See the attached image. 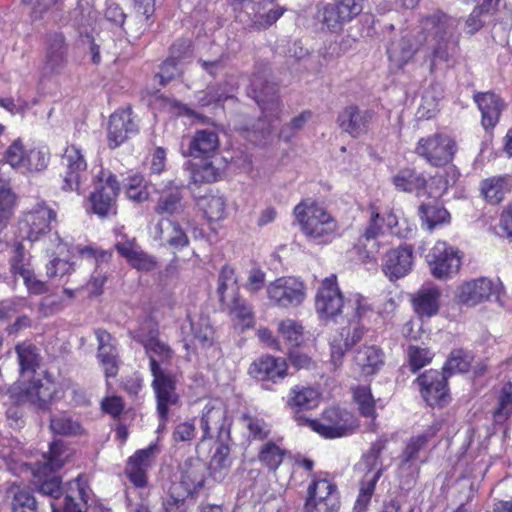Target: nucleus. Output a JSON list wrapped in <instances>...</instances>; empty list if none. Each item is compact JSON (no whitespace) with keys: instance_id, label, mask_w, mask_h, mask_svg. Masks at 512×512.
I'll list each match as a JSON object with an SVG mask.
<instances>
[{"instance_id":"nucleus-51","label":"nucleus","mask_w":512,"mask_h":512,"mask_svg":"<svg viewBox=\"0 0 512 512\" xmlns=\"http://www.w3.org/2000/svg\"><path fill=\"white\" fill-rule=\"evenodd\" d=\"M369 213V224L365 229L360 241L366 240L374 241L377 237L385 231V221L382 220V216L379 212L378 207L375 204H370L368 207Z\"/></svg>"},{"instance_id":"nucleus-7","label":"nucleus","mask_w":512,"mask_h":512,"mask_svg":"<svg viewBox=\"0 0 512 512\" xmlns=\"http://www.w3.org/2000/svg\"><path fill=\"white\" fill-rule=\"evenodd\" d=\"M355 294L350 295L346 302L344 301L343 294L338 286L337 278L335 275H330L322 280L320 286L317 289L315 295V311L320 320H335L345 309V315L347 312H351V308L348 309L349 299Z\"/></svg>"},{"instance_id":"nucleus-49","label":"nucleus","mask_w":512,"mask_h":512,"mask_svg":"<svg viewBox=\"0 0 512 512\" xmlns=\"http://www.w3.org/2000/svg\"><path fill=\"white\" fill-rule=\"evenodd\" d=\"M278 332L292 347H298L304 341V327L293 319H284L279 322Z\"/></svg>"},{"instance_id":"nucleus-21","label":"nucleus","mask_w":512,"mask_h":512,"mask_svg":"<svg viewBox=\"0 0 512 512\" xmlns=\"http://www.w3.org/2000/svg\"><path fill=\"white\" fill-rule=\"evenodd\" d=\"M339 500L337 487L327 479L314 480L308 487L306 512H337Z\"/></svg>"},{"instance_id":"nucleus-9","label":"nucleus","mask_w":512,"mask_h":512,"mask_svg":"<svg viewBox=\"0 0 512 512\" xmlns=\"http://www.w3.org/2000/svg\"><path fill=\"white\" fill-rule=\"evenodd\" d=\"M304 421L313 431L331 439L352 434L357 428V422L350 412L335 407L325 410L319 419Z\"/></svg>"},{"instance_id":"nucleus-41","label":"nucleus","mask_w":512,"mask_h":512,"mask_svg":"<svg viewBox=\"0 0 512 512\" xmlns=\"http://www.w3.org/2000/svg\"><path fill=\"white\" fill-rule=\"evenodd\" d=\"M253 97L262 110L263 117L267 120L270 116H277L280 108L278 97L275 94V88L267 85L265 90L258 91V79L252 81Z\"/></svg>"},{"instance_id":"nucleus-19","label":"nucleus","mask_w":512,"mask_h":512,"mask_svg":"<svg viewBox=\"0 0 512 512\" xmlns=\"http://www.w3.org/2000/svg\"><path fill=\"white\" fill-rule=\"evenodd\" d=\"M12 396L15 398L16 403L31 405L38 409H45L50 401L60 398L56 385L48 380L44 383L34 381L14 387Z\"/></svg>"},{"instance_id":"nucleus-33","label":"nucleus","mask_w":512,"mask_h":512,"mask_svg":"<svg viewBox=\"0 0 512 512\" xmlns=\"http://www.w3.org/2000/svg\"><path fill=\"white\" fill-rule=\"evenodd\" d=\"M474 101L481 111L483 127L485 129L494 127L505 106L502 99L494 93L484 92L475 94Z\"/></svg>"},{"instance_id":"nucleus-43","label":"nucleus","mask_w":512,"mask_h":512,"mask_svg":"<svg viewBox=\"0 0 512 512\" xmlns=\"http://www.w3.org/2000/svg\"><path fill=\"white\" fill-rule=\"evenodd\" d=\"M198 206L209 221H220L226 216V199L219 193H209L198 200Z\"/></svg>"},{"instance_id":"nucleus-23","label":"nucleus","mask_w":512,"mask_h":512,"mask_svg":"<svg viewBox=\"0 0 512 512\" xmlns=\"http://www.w3.org/2000/svg\"><path fill=\"white\" fill-rule=\"evenodd\" d=\"M421 394L430 406H443L447 402L446 378L437 370H429L417 378Z\"/></svg>"},{"instance_id":"nucleus-60","label":"nucleus","mask_w":512,"mask_h":512,"mask_svg":"<svg viewBox=\"0 0 512 512\" xmlns=\"http://www.w3.org/2000/svg\"><path fill=\"white\" fill-rule=\"evenodd\" d=\"M384 448V443L378 441L372 445L370 450L363 456L360 466L366 470V472H380L383 473L384 467L383 462L380 458L381 452Z\"/></svg>"},{"instance_id":"nucleus-55","label":"nucleus","mask_w":512,"mask_h":512,"mask_svg":"<svg viewBox=\"0 0 512 512\" xmlns=\"http://www.w3.org/2000/svg\"><path fill=\"white\" fill-rule=\"evenodd\" d=\"M50 428L54 433L65 436L81 433L80 424L67 414L53 416L50 420Z\"/></svg>"},{"instance_id":"nucleus-64","label":"nucleus","mask_w":512,"mask_h":512,"mask_svg":"<svg viewBox=\"0 0 512 512\" xmlns=\"http://www.w3.org/2000/svg\"><path fill=\"white\" fill-rule=\"evenodd\" d=\"M408 358L411 371L417 372L431 361V353L425 348L410 346L408 348Z\"/></svg>"},{"instance_id":"nucleus-27","label":"nucleus","mask_w":512,"mask_h":512,"mask_svg":"<svg viewBox=\"0 0 512 512\" xmlns=\"http://www.w3.org/2000/svg\"><path fill=\"white\" fill-rule=\"evenodd\" d=\"M421 41L411 34H405L393 40L387 48L390 65L394 69H403L419 51Z\"/></svg>"},{"instance_id":"nucleus-44","label":"nucleus","mask_w":512,"mask_h":512,"mask_svg":"<svg viewBox=\"0 0 512 512\" xmlns=\"http://www.w3.org/2000/svg\"><path fill=\"white\" fill-rule=\"evenodd\" d=\"M217 294L221 303L239 295L238 277L233 267L229 265L222 267L218 278Z\"/></svg>"},{"instance_id":"nucleus-12","label":"nucleus","mask_w":512,"mask_h":512,"mask_svg":"<svg viewBox=\"0 0 512 512\" xmlns=\"http://www.w3.org/2000/svg\"><path fill=\"white\" fill-rule=\"evenodd\" d=\"M152 388L157 400V411L160 420L165 423L168 418L169 408L179 401L176 391V376L164 369L162 366L152 364Z\"/></svg>"},{"instance_id":"nucleus-16","label":"nucleus","mask_w":512,"mask_h":512,"mask_svg":"<svg viewBox=\"0 0 512 512\" xmlns=\"http://www.w3.org/2000/svg\"><path fill=\"white\" fill-rule=\"evenodd\" d=\"M270 303L281 308L300 305L306 296L302 281L294 277H281L269 283L266 288Z\"/></svg>"},{"instance_id":"nucleus-8","label":"nucleus","mask_w":512,"mask_h":512,"mask_svg":"<svg viewBox=\"0 0 512 512\" xmlns=\"http://www.w3.org/2000/svg\"><path fill=\"white\" fill-rule=\"evenodd\" d=\"M205 471L206 466L200 460L185 462L180 483L173 485L171 495L163 501L165 512H173L174 507H178L188 495L197 492L203 486Z\"/></svg>"},{"instance_id":"nucleus-46","label":"nucleus","mask_w":512,"mask_h":512,"mask_svg":"<svg viewBox=\"0 0 512 512\" xmlns=\"http://www.w3.org/2000/svg\"><path fill=\"white\" fill-rule=\"evenodd\" d=\"M355 362L364 374H373L383 363L381 350L376 346H364L357 351Z\"/></svg>"},{"instance_id":"nucleus-38","label":"nucleus","mask_w":512,"mask_h":512,"mask_svg":"<svg viewBox=\"0 0 512 512\" xmlns=\"http://www.w3.org/2000/svg\"><path fill=\"white\" fill-rule=\"evenodd\" d=\"M318 390L310 386L296 385L289 391L287 406L296 412L315 408L319 403Z\"/></svg>"},{"instance_id":"nucleus-6","label":"nucleus","mask_w":512,"mask_h":512,"mask_svg":"<svg viewBox=\"0 0 512 512\" xmlns=\"http://www.w3.org/2000/svg\"><path fill=\"white\" fill-rule=\"evenodd\" d=\"M94 191L89 196L92 211L99 217L116 214V199L120 191L116 176L99 167L93 172Z\"/></svg>"},{"instance_id":"nucleus-15","label":"nucleus","mask_w":512,"mask_h":512,"mask_svg":"<svg viewBox=\"0 0 512 512\" xmlns=\"http://www.w3.org/2000/svg\"><path fill=\"white\" fill-rule=\"evenodd\" d=\"M62 165L66 167L61 189L76 191L79 195L86 191L87 163L82 151L76 145L66 147L62 156Z\"/></svg>"},{"instance_id":"nucleus-62","label":"nucleus","mask_w":512,"mask_h":512,"mask_svg":"<svg viewBox=\"0 0 512 512\" xmlns=\"http://www.w3.org/2000/svg\"><path fill=\"white\" fill-rule=\"evenodd\" d=\"M26 153L27 149L23 143L20 140H15L7 148L2 165L9 164L12 168L22 171Z\"/></svg>"},{"instance_id":"nucleus-42","label":"nucleus","mask_w":512,"mask_h":512,"mask_svg":"<svg viewBox=\"0 0 512 512\" xmlns=\"http://www.w3.org/2000/svg\"><path fill=\"white\" fill-rule=\"evenodd\" d=\"M440 430V423L433 422L422 434L416 435L407 443L402 455V463L410 462L417 458L418 453Z\"/></svg>"},{"instance_id":"nucleus-52","label":"nucleus","mask_w":512,"mask_h":512,"mask_svg":"<svg viewBox=\"0 0 512 512\" xmlns=\"http://www.w3.org/2000/svg\"><path fill=\"white\" fill-rule=\"evenodd\" d=\"M473 355L464 350H454L451 352L444 369L450 373H465L471 368Z\"/></svg>"},{"instance_id":"nucleus-11","label":"nucleus","mask_w":512,"mask_h":512,"mask_svg":"<svg viewBox=\"0 0 512 512\" xmlns=\"http://www.w3.org/2000/svg\"><path fill=\"white\" fill-rule=\"evenodd\" d=\"M431 274L438 280H448L460 270L462 254L445 241H437L427 255Z\"/></svg>"},{"instance_id":"nucleus-20","label":"nucleus","mask_w":512,"mask_h":512,"mask_svg":"<svg viewBox=\"0 0 512 512\" xmlns=\"http://www.w3.org/2000/svg\"><path fill=\"white\" fill-rule=\"evenodd\" d=\"M153 323L150 320L145 321L138 329L130 332L132 338L141 343L146 350L150 362V372L152 364L161 366L160 362H168L173 357L171 348L160 341L155 334Z\"/></svg>"},{"instance_id":"nucleus-1","label":"nucleus","mask_w":512,"mask_h":512,"mask_svg":"<svg viewBox=\"0 0 512 512\" xmlns=\"http://www.w3.org/2000/svg\"><path fill=\"white\" fill-rule=\"evenodd\" d=\"M68 457V451L63 444L53 442L50 445L48 455H43V461L39 463L34 474L35 478L38 479L34 482L35 489L40 494L52 498L50 502L52 512H57L59 509L57 500L62 494V490L59 477H48V475L50 472L62 468ZM91 494L92 492L88 486L87 478L83 475H79L68 483L63 504L64 512H83L88 501L91 499Z\"/></svg>"},{"instance_id":"nucleus-59","label":"nucleus","mask_w":512,"mask_h":512,"mask_svg":"<svg viewBox=\"0 0 512 512\" xmlns=\"http://www.w3.org/2000/svg\"><path fill=\"white\" fill-rule=\"evenodd\" d=\"M354 400L358 405L360 413L364 417H375V401L372 397L370 388L367 386H360L354 389Z\"/></svg>"},{"instance_id":"nucleus-47","label":"nucleus","mask_w":512,"mask_h":512,"mask_svg":"<svg viewBox=\"0 0 512 512\" xmlns=\"http://www.w3.org/2000/svg\"><path fill=\"white\" fill-rule=\"evenodd\" d=\"M512 415V382L505 383L497 397V406L493 411V420L497 424L504 423Z\"/></svg>"},{"instance_id":"nucleus-25","label":"nucleus","mask_w":512,"mask_h":512,"mask_svg":"<svg viewBox=\"0 0 512 512\" xmlns=\"http://www.w3.org/2000/svg\"><path fill=\"white\" fill-rule=\"evenodd\" d=\"M372 117V111L348 105L340 111L337 122L342 131L352 137H358L368 130Z\"/></svg>"},{"instance_id":"nucleus-56","label":"nucleus","mask_w":512,"mask_h":512,"mask_svg":"<svg viewBox=\"0 0 512 512\" xmlns=\"http://www.w3.org/2000/svg\"><path fill=\"white\" fill-rule=\"evenodd\" d=\"M382 474L380 472H366L360 486V492L356 500V507L362 509L367 506L374 493L375 486Z\"/></svg>"},{"instance_id":"nucleus-53","label":"nucleus","mask_w":512,"mask_h":512,"mask_svg":"<svg viewBox=\"0 0 512 512\" xmlns=\"http://www.w3.org/2000/svg\"><path fill=\"white\" fill-rule=\"evenodd\" d=\"M218 177L219 169L208 158L193 165L191 178L194 183H211L216 181Z\"/></svg>"},{"instance_id":"nucleus-18","label":"nucleus","mask_w":512,"mask_h":512,"mask_svg":"<svg viewBox=\"0 0 512 512\" xmlns=\"http://www.w3.org/2000/svg\"><path fill=\"white\" fill-rule=\"evenodd\" d=\"M180 329L182 342L187 350L198 353L213 344L214 332L205 317L188 315Z\"/></svg>"},{"instance_id":"nucleus-14","label":"nucleus","mask_w":512,"mask_h":512,"mask_svg":"<svg viewBox=\"0 0 512 512\" xmlns=\"http://www.w3.org/2000/svg\"><path fill=\"white\" fill-rule=\"evenodd\" d=\"M231 419L221 399H210L205 404L200 416V428L203 432L202 441L217 437L222 440L229 436Z\"/></svg>"},{"instance_id":"nucleus-29","label":"nucleus","mask_w":512,"mask_h":512,"mask_svg":"<svg viewBox=\"0 0 512 512\" xmlns=\"http://www.w3.org/2000/svg\"><path fill=\"white\" fill-rule=\"evenodd\" d=\"M137 131V125L132 118L130 108L119 110L110 116L108 126V142L110 148L121 145L130 134Z\"/></svg>"},{"instance_id":"nucleus-5","label":"nucleus","mask_w":512,"mask_h":512,"mask_svg":"<svg viewBox=\"0 0 512 512\" xmlns=\"http://www.w3.org/2000/svg\"><path fill=\"white\" fill-rule=\"evenodd\" d=\"M423 26L429 31L426 41L432 49L431 67L438 60L447 61L450 47L455 42L456 20L443 13H435L423 22Z\"/></svg>"},{"instance_id":"nucleus-50","label":"nucleus","mask_w":512,"mask_h":512,"mask_svg":"<svg viewBox=\"0 0 512 512\" xmlns=\"http://www.w3.org/2000/svg\"><path fill=\"white\" fill-rule=\"evenodd\" d=\"M50 153L47 147L27 149L25 162L21 172H39L49 163Z\"/></svg>"},{"instance_id":"nucleus-10","label":"nucleus","mask_w":512,"mask_h":512,"mask_svg":"<svg viewBox=\"0 0 512 512\" xmlns=\"http://www.w3.org/2000/svg\"><path fill=\"white\" fill-rule=\"evenodd\" d=\"M362 10L363 0H332L319 9L318 19L330 32L340 33Z\"/></svg>"},{"instance_id":"nucleus-3","label":"nucleus","mask_w":512,"mask_h":512,"mask_svg":"<svg viewBox=\"0 0 512 512\" xmlns=\"http://www.w3.org/2000/svg\"><path fill=\"white\" fill-rule=\"evenodd\" d=\"M294 215L308 241L324 245L336 237L338 223L322 206L311 201H302L295 206Z\"/></svg>"},{"instance_id":"nucleus-17","label":"nucleus","mask_w":512,"mask_h":512,"mask_svg":"<svg viewBox=\"0 0 512 512\" xmlns=\"http://www.w3.org/2000/svg\"><path fill=\"white\" fill-rule=\"evenodd\" d=\"M56 216V212L45 202L37 203L24 213L19 222L21 238L29 241L38 240L41 235L50 231V224L56 220Z\"/></svg>"},{"instance_id":"nucleus-54","label":"nucleus","mask_w":512,"mask_h":512,"mask_svg":"<svg viewBox=\"0 0 512 512\" xmlns=\"http://www.w3.org/2000/svg\"><path fill=\"white\" fill-rule=\"evenodd\" d=\"M285 450L273 442L265 443L259 453V460L270 470L275 471L283 461Z\"/></svg>"},{"instance_id":"nucleus-35","label":"nucleus","mask_w":512,"mask_h":512,"mask_svg":"<svg viewBox=\"0 0 512 512\" xmlns=\"http://www.w3.org/2000/svg\"><path fill=\"white\" fill-rule=\"evenodd\" d=\"M219 145V137L214 130H198L190 141L189 153L193 157L211 158L218 150Z\"/></svg>"},{"instance_id":"nucleus-24","label":"nucleus","mask_w":512,"mask_h":512,"mask_svg":"<svg viewBox=\"0 0 512 512\" xmlns=\"http://www.w3.org/2000/svg\"><path fill=\"white\" fill-rule=\"evenodd\" d=\"M413 266V250L410 246H400L386 253L382 269L391 280H397L408 275Z\"/></svg>"},{"instance_id":"nucleus-26","label":"nucleus","mask_w":512,"mask_h":512,"mask_svg":"<svg viewBox=\"0 0 512 512\" xmlns=\"http://www.w3.org/2000/svg\"><path fill=\"white\" fill-rule=\"evenodd\" d=\"M498 292V284L486 277H481L463 283L459 287L458 297L465 304L476 305L489 300L491 296L497 295Z\"/></svg>"},{"instance_id":"nucleus-36","label":"nucleus","mask_w":512,"mask_h":512,"mask_svg":"<svg viewBox=\"0 0 512 512\" xmlns=\"http://www.w3.org/2000/svg\"><path fill=\"white\" fill-rule=\"evenodd\" d=\"M253 27L265 30L273 25L285 12V9L276 4V0H261L253 4Z\"/></svg>"},{"instance_id":"nucleus-39","label":"nucleus","mask_w":512,"mask_h":512,"mask_svg":"<svg viewBox=\"0 0 512 512\" xmlns=\"http://www.w3.org/2000/svg\"><path fill=\"white\" fill-rule=\"evenodd\" d=\"M512 181L509 176H492L480 184V191L485 200L491 204L500 203L510 192Z\"/></svg>"},{"instance_id":"nucleus-13","label":"nucleus","mask_w":512,"mask_h":512,"mask_svg":"<svg viewBox=\"0 0 512 512\" xmlns=\"http://www.w3.org/2000/svg\"><path fill=\"white\" fill-rule=\"evenodd\" d=\"M457 151L455 141L449 136L434 134L421 138L415 153L432 166H443L452 161Z\"/></svg>"},{"instance_id":"nucleus-45","label":"nucleus","mask_w":512,"mask_h":512,"mask_svg":"<svg viewBox=\"0 0 512 512\" xmlns=\"http://www.w3.org/2000/svg\"><path fill=\"white\" fill-rule=\"evenodd\" d=\"M185 204L179 188L174 187L167 191H164L155 207V211L158 214H180L184 211Z\"/></svg>"},{"instance_id":"nucleus-32","label":"nucleus","mask_w":512,"mask_h":512,"mask_svg":"<svg viewBox=\"0 0 512 512\" xmlns=\"http://www.w3.org/2000/svg\"><path fill=\"white\" fill-rule=\"evenodd\" d=\"M98 341V358L107 378L115 377L119 370L118 351L113 343L112 337L105 330L95 332Z\"/></svg>"},{"instance_id":"nucleus-58","label":"nucleus","mask_w":512,"mask_h":512,"mask_svg":"<svg viewBox=\"0 0 512 512\" xmlns=\"http://www.w3.org/2000/svg\"><path fill=\"white\" fill-rule=\"evenodd\" d=\"M21 373H33L38 366V355L32 345L20 344L16 347Z\"/></svg>"},{"instance_id":"nucleus-34","label":"nucleus","mask_w":512,"mask_h":512,"mask_svg":"<svg viewBox=\"0 0 512 512\" xmlns=\"http://www.w3.org/2000/svg\"><path fill=\"white\" fill-rule=\"evenodd\" d=\"M154 235L175 250L182 249L189 243L180 225L169 219H162L154 226Z\"/></svg>"},{"instance_id":"nucleus-4","label":"nucleus","mask_w":512,"mask_h":512,"mask_svg":"<svg viewBox=\"0 0 512 512\" xmlns=\"http://www.w3.org/2000/svg\"><path fill=\"white\" fill-rule=\"evenodd\" d=\"M58 241L56 251L59 255L64 254L65 251L71 253L73 256L78 255L82 261L95 266L87 287L92 294L100 295L103 292V287L108 279L109 263L112 257V252L108 250H100L92 245H76L70 248L59 236H56Z\"/></svg>"},{"instance_id":"nucleus-31","label":"nucleus","mask_w":512,"mask_h":512,"mask_svg":"<svg viewBox=\"0 0 512 512\" xmlns=\"http://www.w3.org/2000/svg\"><path fill=\"white\" fill-rule=\"evenodd\" d=\"M440 289L432 284L422 286L411 299L414 312L420 317L436 315L440 307Z\"/></svg>"},{"instance_id":"nucleus-63","label":"nucleus","mask_w":512,"mask_h":512,"mask_svg":"<svg viewBox=\"0 0 512 512\" xmlns=\"http://www.w3.org/2000/svg\"><path fill=\"white\" fill-rule=\"evenodd\" d=\"M12 512H38L34 496L27 490L18 489L13 495Z\"/></svg>"},{"instance_id":"nucleus-22","label":"nucleus","mask_w":512,"mask_h":512,"mask_svg":"<svg viewBox=\"0 0 512 512\" xmlns=\"http://www.w3.org/2000/svg\"><path fill=\"white\" fill-rule=\"evenodd\" d=\"M159 452L156 444H150L144 449L137 450L129 459L125 467V474L138 488L147 485V472L152 467L154 458Z\"/></svg>"},{"instance_id":"nucleus-2","label":"nucleus","mask_w":512,"mask_h":512,"mask_svg":"<svg viewBox=\"0 0 512 512\" xmlns=\"http://www.w3.org/2000/svg\"><path fill=\"white\" fill-rule=\"evenodd\" d=\"M348 304V309L351 308L346 314L348 326L342 328L340 340L331 343V362L335 369L341 366L345 351L362 339L365 325L373 315L372 307L362 295L352 296Z\"/></svg>"},{"instance_id":"nucleus-48","label":"nucleus","mask_w":512,"mask_h":512,"mask_svg":"<svg viewBox=\"0 0 512 512\" xmlns=\"http://www.w3.org/2000/svg\"><path fill=\"white\" fill-rule=\"evenodd\" d=\"M419 213L423 226L429 231L433 230L439 224L449 222L450 219V215L446 209L434 205H421L419 207Z\"/></svg>"},{"instance_id":"nucleus-37","label":"nucleus","mask_w":512,"mask_h":512,"mask_svg":"<svg viewBox=\"0 0 512 512\" xmlns=\"http://www.w3.org/2000/svg\"><path fill=\"white\" fill-rule=\"evenodd\" d=\"M392 183L397 190L418 196L424 194L427 185L426 178L411 168L400 169L392 177Z\"/></svg>"},{"instance_id":"nucleus-28","label":"nucleus","mask_w":512,"mask_h":512,"mask_svg":"<svg viewBox=\"0 0 512 512\" xmlns=\"http://www.w3.org/2000/svg\"><path fill=\"white\" fill-rule=\"evenodd\" d=\"M288 365L284 358L266 355L255 360L249 373L252 377L265 381L277 382L287 376Z\"/></svg>"},{"instance_id":"nucleus-40","label":"nucleus","mask_w":512,"mask_h":512,"mask_svg":"<svg viewBox=\"0 0 512 512\" xmlns=\"http://www.w3.org/2000/svg\"><path fill=\"white\" fill-rule=\"evenodd\" d=\"M223 310L241 325L242 328H251L254 324L252 306L240 295L221 303Z\"/></svg>"},{"instance_id":"nucleus-30","label":"nucleus","mask_w":512,"mask_h":512,"mask_svg":"<svg viewBox=\"0 0 512 512\" xmlns=\"http://www.w3.org/2000/svg\"><path fill=\"white\" fill-rule=\"evenodd\" d=\"M67 44L62 33L53 32L47 36L44 70L60 73L67 62Z\"/></svg>"},{"instance_id":"nucleus-61","label":"nucleus","mask_w":512,"mask_h":512,"mask_svg":"<svg viewBox=\"0 0 512 512\" xmlns=\"http://www.w3.org/2000/svg\"><path fill=\"white\" fill-rule=\"evenodd\" d=\"M125 187L127 197L137 203L144 202L149 197L146 183L141 175L129 177Z\"/></svg>"},{"instance_id":"nucleus-57","label":"nucleus","mask_w":512,"mask_h":512,"mask_svg":"<svg viewBox=\"0 0 512 512\" xmlns=\"http://www.w3.org/2000/svg\"><path fill=\"white\" fill-rule=\"evenodd\" d=\"M9 262L10 271L14 276L19 275L24 278L33 270L29 263V259L25 255L22 244H17L13 248V254L10 256Z\"/></svg>"}]
</instances>
